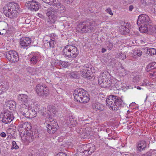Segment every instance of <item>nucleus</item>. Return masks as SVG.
Returning a JSON list of instances; mask_svg holds the SVG:
<instances>
[{
  "label": "nucleus",
  "mask_w": 156,
  "mask_h": 156,
  "mask_svg": "<svg viewBox=\"0 0 156 156\" xmlns=\"http://www.w3.org/2000/svg\"><path fill=\"white\" fill-rule=\"evenodd\" d=\"M118 58L123 60L125 59L126 58V55L125 53L123 54L121 53L118 55Z\"/></svg>",
  "instance_id": "obj_39"
},
{
  "label": "nucleus",
  "mask_w": 156,
  "mask_h": 156,
  "mask_svg": "<svg viewBox=\"0 0 156 156\" xmlns=\"http://www.w3.org/2000/svg\"><path fill=\"white\" fill-rule=\"evenodd\" d=\"M106 11L111 15H113V14L110 8L107 9L106 10Z\"/></svg>",
  "instance_id": "obj_45"
},
{
  "label": "nucleus",
  "mask_w": 156,
  "mask_h": 156,
  "mask_svg": "<svg viewBox=\"0 0 156 156\" xmlns=\"http://www.w3.org/2000/svg\"><path fill=\"white\" fill-rule=\"evenodd\" d=\"M133 54L134 55H137L138 56L140 57L142 55V52L140 50H134L133 51Z\"/></svg>",
  "instance_id": "obj_35"
},
{
  "label": "nucleus",
  "mask_w": 156,
  "mask_h": 156,
  "mask_svg": "<svg viewBox=\"0 0 156 156\" xmlns=\"http://www.w3.org/2000/svg\"><path fill=\"white\" fill-rule=\"evenodd\" d=\"M109 108L116 111L121 107L122 100L120 98L115 95H110L106 100Z\"/></svg>",
  "instance_id": "obj_3"
},
{
  "label": "nucleus",
  "mask_w": 156,
  "mask_h": 156,
  "mask_svg": "<svg viewBox=\"0 0 156 156\" xmlns=\"http://www.w3.org/2000/svg\"><path fill=\"white\" fill-rule=\"evenodd\" d=\"M27 4L30 5L29 8L31 10L37 11L39 9L40 5L37 2L32 1L28 2Z\"/></svg>",
  "instance_id": "obj_19"
},
{
  "label": "nucleus",
  "mask_w": 156,
  "mask_h": 156,
  "mask_svg": "<svg viewBox=\"0 0 156 156\" xmlns=\"http://www.w3.org/2000/svg\"><path fill=\"white\" fill-rule=\"evenodd\" d=\"M20 44L22 47H27L30 44L31 40L29 37H22L20 39Z\"/></svg>",
  "instance_id": "obj_20"
},
{
  "label": "nucleus",
  "mask_w": 156,
  "mask_h": 156,
  "mask_svg": "<svg viewBox=\"0 0 156 156\" xmlns=\"http://www.w3.org/2000/svg\"><path fill=\"white\" fill-rule=\"evenodd\" d=\"M38 56L37 55H34L31 58L30 60V62L33 64H36L38 61Z\"/></svg>",
  "instance_id": "obj_31"
},
{
  "label": "nucleus",
  "mask_w": 156,
  "mask_h": 156,
  "mask_svg": "<svg viewBox=\"0 0 156 156\" xmlns=\"http://www.w3.org/2000/svg\"><path fill=\"white\" fill-rule=\"evenodd\" d=\"M36 91L39 96L46 97L49 94L48 88L42 83L36 85Z\"/></svg>",
  "instance_id": "obj_6"
},
{
  "label": "nucleus",
  "mask_w": 156,
  "mask_h": 156,
  "mask_svg": "<svg viewBox=\"0 0 156 156\" xmlns=\"http://www.w3.org/2000/svg\"><path fill=\"white\" fill-rule=\"evenodd\" d=\"M81 148L86 151V152L88 155L91 154L96 150L95 145L91 144L82 145Z\"/></svg>",
  "instance_id": "obj_16"
},
{
  "label": "nucleus",
  "mask_w": 156,
  "mask_h": 156,
  "mask_svg": "<svg viewBox=\"0 0 156 156\" xmlns=\"http://www.w3.org/2000/svg\"><path fill=\"white\" fill-rule=\"evenodd\" d=\"M56 156H67V154L64 152H59L57 153Z\"/></svg>",
  "instance_id": "obj_43"
},
{
  "label": "nucleus",
  "mask_w": 156,
  "mask_h": 156,
  "mask_svg": "<svg viewBox=\"0 0 156 156\" xmlns=\"http://www.w3.org/2000/svg\"><path fill=\"white\" fill-rule=\"evenodd\" d=\"M56 41L54 40H51L48 42L49 45V47L51 48H54L55 47V44H56Z\"/></svg>",
  "instance_id": "obj_36"
},
{
  "label": "nucleus",
  "mask_w": 156,
  "mask_h": 156,
  "mask_svg": "<svg viewBox=\"0 0 156 156\" xmlns=\"http://www.w3.org/2000/svg\"><path fill=\"white\" fill-rule=\"evenodd\" d=\"M151 23L148 16L146 14H142L139 16L137 21V24L140 26L141 25H149Z\"/></svg>",
  "instance_id": "obj_11"
},
{
  "label": "nucleus",
  "mask_w": 156,
  "mask_h": 156,
  "mask_svg": "<svg viewBox=\"0 0 156 156\" xmlns=\"http://www.w3.org/2000/svg\"><path fill=\"white\" fill-rule=\"evenodd\" d=\"M19 148V147L16 144V143L15 141H13L12 142V146L11 147L12 149H16Z\"/></svg>",
  "instance_id": "obj_40"
},
{
  "label": "nucleus",
  "mask_w": 156,
  "mask_h": 156,
  "mask_svg": "<svg viewBox=\"0 0 156 156\" xmlns=\"http://www.w3.org/2000/svg\"><path fill=\"white\" fill-rule=\"evenodd\" d=\"M14 118L12 112L6 110L4 112L2 122L5 124L9 123L13 120Z\"/></svg>",
  "instance_id": "obj_12"
},
{
  "label": "nucleus",
  "mask_w": 156,
  "mask_h": 156,
  "mask_svg": "<svg viewBox=\"0 0 156 156\" xmlns=\"http://www.w3.org/2000/svg\"><path fill=\"white\" fill-rule=\"evenodd\" d=\"M74 99L77 101L81 103H86L90 100L84 90L81 89H76L73 92Z\"/></svg>",
  "instance_id": "obj_5"
},
{
  "label": "nucleus",
  "mask_w": 156,
  "mask_h": 156,
  "mask_svg": "<svg viewBox=\"0 0 156 156\" xmlns=\"http://www.w3.org/2000/svg\"><path fill=\"white\" fill-rule=\"evenodd\" d=\"M86 151L84 150V149L82 148L81 147L76 153V155L77 156H87L88 154L86 153Z\"/></svg>",
  "instance_id": "obj_23"
},
{
  "label": "nucleus",
  "mask_w": 156,
  "mask_h": 156,
  "mask_svg": "<svg viewBox=\"0 0 156 156\" xmlns=\"http://www.w3.org/2000/svg\"><path fill=\"white\" fill-rule=\"evenodd\" d=\"M149 84V83L148 82H147L146 81H144L142 83V85L143 86H147Z\"/></svg>",
  "instance_id": "obj_49"
},
{
  "label": "nucleus",
  "mask_w": 156,
  "mask_h": 156,
  "mask_svg": "<svg viewBox=\"0 0 156 156\" xmlns=\"http://www.w3.org/2000/svg\"><path fill=\"white\" fill-rule=\"evenodd\" d=\"M26 127H25L26 128L25 129H25L27 130V132L29 131L30 130H31L30 129V127L31 126H30H30H29L28 125H27V126H25Z\"/></svg>",
  "instance_id": "obj_48"
},
{
  "label": "nucleus",
  "mask_w": 156,
  "mask_h": 156,
  "mask_svg": "<svg viewBox=\"0 0 156 156\" xmlns=\"http://www.w3.org/2000/svg\"><path fill=\"white\" fill-rule=\"evenodd\" d=\"M151 155V154L149 152H147L145 154H142L141 156H150Z\"/></svg>",
  "instance_id": "obj_47"
},
{
  "label": "nucleus",
  "mask_w": 156,
  "mask_h": 156,
  "mask_svg": "<svg viewBox=\"0 0 156 156\" xmlns=\"http://www.w3.org/2000/svg\"><path fill=\"white\" fill-rule=\"evenodd\" d=\"M106 51V49L104 48H103L102 49L101 52L102 53H104Z\"/></svg>",
  "instance_id": "obj_58"
},
{
  "label": "nucleus",
  "mask_w": 156,
  "mask_h": 156,
  "mask_svg": "<svg viewBox=\"0 0 156 156\" xmlns=\"http://www.w3.org/2000/svg\"><path fill=\"white\" fill-rule=\"evenodd\" d=\"M5 56L11 63H15L19 60L18 53L14 50H10L6 52Z\"/></svg>",
  "instance_id": "obj_8"
},
{
  "label": "nucleus",
  "mask_w": 156,
  "mask_h": 156,
  "mask_svg": "<svg viewBox=\"0 0 156 156\" xmlns=\"http://www.w3.org/2000/svg\"><path fill=\"white\" fill-rule=\"evenodd\" d=\"M58 9L57 12L63 13L66 11V9L64 5L61 3H59L58 5ZM57 10V9H56Z\"/></svg>",
  "instance_id": "obj_24"
},
{
  "label": "nucleus",
  "mask_w": 156,
  "mask_h": 156,
  "mask_svg": "<svg viewBox=\"0 0 156 156\" xmlns=\"http://www.w3.org/2000/svg\"><path fill=\"white\" fill-rule=\"evenodd\" d=\"M156 69V62H152L148 64L147 66V71L148 72L151 69Z\"/></svg>",
  "instance_id": "obj_27"
},
{
  "label": "nucleus",
  "mask_w": 156,
  "mask_h": 156,
  "mask_svg": "<svg viewBox=\"0 0 156 156\" xmlns=\"http://www.w3.org/2000/svg\"><path fill=\"white\" fill-rule=\"evenodd\" d=\"M81 69L80 72L81 75L87 79H90L92 78L91 74L92 72L91 70V68L88 67V65L81 66L79 67Z\"/></svg>",
  "instance_id": "obj_10"
},
{
  "label": "nucleus",
  "mask_w": 156,
  "mask_h": 156,
  "mask_svg": "<svg viewBox=\"0 0 156 156\" xmlns=\"http://www.w3.org/2000/svg\"><path fill=\"white\" fill-rule=\"evenodd\" d=\"M148 31L151 33L156 34V26H154L151 23L148 25Z\"/></svg>",
  "instance_id": "obj_26"
},
{
  "label": "nucleus",
  "mask_w": 156,
  "mask_h": 156,
  "mask_svg": "<svg viewBox=\"0 0 156 156\" xmlns=\"http://www.w3.org/2000/svg\"><path fill=\"white\" fill-rule=\"evenodd\" d=\"M79 50L75 46L72 45L65 46L62 51L63 55L65 57L71 58L76 57L79 54Z\"/></svg>",
  "instance_id": "obj_4"
},
{
  "label": "nucleus",
  "mask_w": 156,
  "mask_h": 156,
  "mask_svg": "<svg viewBox=\"0 0 156 156\" xmlns=\"http://www.w3.org/2000/svg\"><path fill=\"white\" fill-rule=\"evenodd\" d=\"M50 37L51 40H54V41H56V40L58 39L57 36L56 34L54 33H52L50 34Z\"/></svg>",
  "instance_id": "obj_38"
},
{
  "label": "nucleus",
  "mask_w": 156,
  "mask_h": 156,
  "mask_svg": "<svg viewBox=\"0 0 156 156\" xmlns=\"http://www.w3.org/2000/svg\"><path fill=\"white\" fill-rule=\"evenodd\" d=\"M38 135V132L37 130L33 131L30 130L26 132L25 140L29 142H32Z\"/></svg>",
  "instance_id": "obj_13"
},
{
  "label": "nucleus",
  "mask_w": 156,
  "mask_h": 156,
  "mask_svg": "<svg viewBox=\"0 0 156 156\" xmlns=\"http://www.w3.org/2000/svg\"><path fill=\"white\" fill-rule=\"evenodd\" d=\"M8 106L10 110H14V109L15 108L16 103L15 101L13 100L9 101H8Z\"/></svg>",
  "instance_id": "obj_25"
},
{
  "label": "nucleus",
  "mask_w": 156,
  "mask_h": 156,
  "mask_svg": "<svg viewBox=\"0 0 156 156\" xmlns=\"http://www.w3.org/2000/svg\"><path fill=\"white\" fill-rule=\"evenodd\" d=\"M69 121L70 122V124L71 125H73V126L75 125L76 123V121L74 119V118L72 117H69Z\"/></svg>",
  "instance_id": "obj_34"
},
{
  "label": "nucleus",
  "mask_w": 156,
  "mask_h": 156,
  "mask_svg": "<svg viewBox=\"0 0 156 156\" xmlns=\"http://www.w3.org/2000/svg\"><path fill=\"white\" fill-rule=\"evenodd\" d=\"M120 30L121 34H125L126 33H128L129 31V29L127 27H126L125 26L122 25L120 27Z\"/></svg>",
  "instance_id": "obj_29"
},
{
  "label": "nucleus",
  "mask_w": 156,
  "mask_h": 156,
  "mask_svg": "<svg viewBox=\"0 0 156 156\" xmlns=\"http://www.w3.org/2000/svg\"><path fill=\"white\" fill-rule=\"evenodd\" d=\"M47 125V131L50 134H53L57 130L58 127L56 122L52 118L49 119Z\"/></svg>",
  "instance_id": "obj_7"
},
{
  "label": "nucleus",
  "mask_w": 156,
  "mask_h": 156,
  "mask_svg": "<svg viewBox=\"0 0 156 156\" xmlns=\"http://www.w3.org/2000/svg\"><path fill=\"white\" fill-rule=\"evenodd\" d=\"M30 117L29 118L31 119L35 117L37 115L36 111L33 109H30Z\"/></svg>",
  "instance_id": "obj_32"
},
{
  "label": "nucleus",
  "mask_w": 156,
  "mask_h": 156,
  "mask_svg": "<svg viewBox=\"0 0 156 156\" xmlns=\"http://www.w3.org/2000/svg\"><path fill=\"white\" fill-rule=\"evenodd\" d=\"M70 76L71 77L75 79L77 78L78 76L74 72L70 74Z\"/></svg>",
  "instance_id": "obj_44"
},
{
  "label": "nucleus",
  "mask_w": 156,
  "mask_h": 156,
  "mask_svg": "<svg viewBox=\"0 0 156 156\" xmlns=\"http://www.w3.org/2000/svg\"><path fill=\"white\" fill-rule=\"evenodd\" d=\"M147 96L146 99L145 100V101H146V100L147 99Z\"/></svg>",
  "instance_id": "obj_62"
},
{
  "label": "nucleus",
  "mask_w": 156,
  "mask_h": 156,
  "mask_svg": "<svg viewBox=\"0 0 156 156\" xmlns=\"http://www.w3.org/2000/svg\"><path fill=\"white\" fill-rule=\"evenodd\" d=\"M92 108L96 111H103L104 109L103 106L100 103H93L92 104Z\"/></svg>",
  "instance_id": "obj_22"
},
{
  "label": "nucleus",
  "mask_w": 156,
  "mask_h": 156,
  "mask_svg": "<svg viewBox=\"0 0 156 156\" xmlns=\"http://www.w3.org/2000/svg\"><path fill=\"white\" fill-rule=\"evenodd\" d=\"M150 76L153 79H156V70L150 73Z\"/></svg>",
  "instance_id": "obj_41"
},
{
  "label": "nucleus",
  "mask_w": 156,
  "mask_h": 156,
  "mask_svg": "<svg viewBox=\"0 0 156 156\" xmlns=\"http://www.w3.org/2000/svg\"><path fill=\"white\" fill-rule=\"evenodd\" d=\"M106 72L102 73L101 76L98 79V83L101 87H106L110 86L111 82L107 76L106 75Z\"/></svg>",
  "instance_id": "obj_9"
},
{
  "label": "nucleus",
  "mask_w": 156,
  "mask_h": 156,
  "mask_svg": "<svg viewBox=\"0 0 156 156\" xmlns=\"http://www.w3.org/2000/svg\"><path fill=\"white\" fill-rule=\"evenodd\" d=\"M154 14H156V5L154 6Z\"/></svg>",
  "instance_id": "obj_57"
},
{
  "label": "nucleus",
  "mask_w": 156,
  "mask_h": 156,
  "mask_svg": "<svg viewBox=\"0 0 156 156\" xmlns=\"http://www.w3.org/2000/svg\"><path fill=\"white\" fill-rule=\"evenodd\" d=\"M137 151L140 152L144 150L147 146L146 142L144 140H140L136 144Z\"/></svg>",
  "instance_id": "obj_18"
},
{
  "label": "nucleus",
  "mask_w": 156,
  "mask_h": 156,
  "mask_svg": "<svg viewBox=\"0 0 156 156\" xmlns=\"http://www.w3.org/2000/svg\"><path fill=\"white\" fill-rule=\"evenodd\" d=\"M32 154L33 156H43V154L41 152L37 150Z\"/></svg>",
  "instance_id": "obj_37"
},
{
  "label": "nucleus",
  "mask_w": 156,
  "mask_h": 156,
  "mask_svg": "<svg viewBox=\"0 0 156 156\" xmlns=\"http://www.w3.org/2000/svg\"><path fill=\"white\" fill-rule=\"evenodd\" d=\"M6 133L4 132H3L2 133H1L0 134V136H2V137H5L6 136Z\"/></svg>",
  "instance_id": "obj_50"
},
{
  "label": "nucleus",
  "mask_w": 156,
  "mask_h": 156,
  "mask_svg": "<svg viewBox=\"0 0 156 156\" xmlns=\"http://www.w3.org/2000/svg\"><path fill=\"white\" fill-rule=\"evenodd\" d=\"M44 2L49 4V3L50 0H42Z\"/></svg>",
  "instance_id": "obj_55"
},
{
  "label": "nucleus",
  "mask_w": 156,
  "mask_h": 156,
  "mask_svg": "<svg viewBox=\"0 0 156 156\" xmlns=\"http://www.w3.org/2000/svg\"><path fill=\"white\" fill-rule=\"evenodd\" d=\"M67 62H60V64L62 65L64 67H66L67 66Z\"/></svg>",
  "instance_id": "obj_46"
},
{
  "label": "nucleus",
  "mask_w": 156,
  "mask_h": 156,
  "mask_svg": "<svg viewBox=\"0 0 156 156\" xmlns=\"http://www.w3.org/2000/svg\"><path fill=\"white\" fill-rule=\"evenodd\" d=\"M46 81L47 83H49V82L50 81V80L49 79H46Z\"/></svg>",
  "instance_id": "obj_60"
},
{
  "label": "nucleus",
  "mask_w": 156,
  "mask_h": 156,
  "mask_svg": "<svg viewBox=\"0 0 156 156\" xmlns=\"http://www.w3.org/2000/svg\"><path fill=\"white\" fill-rule=\"evenodd\" d=\"M133 2V0H126V2L129 4H131Z\"/></svg>",
  "instance_id": "obj_52"
},
{
  "label": "nucleus",
  "mask_w": 156,
  "mask_h": 156,
  "mask_svg": "<svg viewBox=\"0 0 156 156\" xmlns=\"http://www.w3.org/2000/svg\"><path fill=\"white\" fill-rule=\"evenodd\" d=\"M147 51H149L150 55H156V49L152 48H148L147 49Z\"/></svg>",
  "instance_id": "obj_33"
},
{
  "label": "nucleus",
  "mask_w": 156,
  "mask_h": 156,
  "mask_svg": "<svg viewBox=\"0 0 156 156\" xmlns=\"http://www.w3.org/2000/svg\"><path fill=\"white\" fill-rule=\"evenodd\" d=\"M133 5H130L129 7V11H132L133 9Z\"/></svg>",
  "instance_id": "obj_53"
},
{
  "label": "nucleus",
  "mask_w": 156,
  "mask_h": 156,
  "mask_svg": "<svg viewBox=\"0 0 156 156\" xmlns=\"http://www.w3.org/2000/svg\"><path fill=\"white\" fill-rule=\"evenodd\" d=\"M18 101L20 103L23 104V105L27 103L29 98L27 94H21L18 95Z\"/></svg>",
  "instance_id": "obj_21"
},
{
  "label": "nucleus",
  "mask_w": 156,
  "mask_h": 156,
  "mask_svg": "<svg viewBox=\"0 0 156 156\" xmlns=\"http://www.w3.org/2000/svg\"><path fill=\"white\" fill-rule=\"evenodd\" d=\"M56 9V8L52 7L49 8L48 11L46 13V15L49 20L48 21V22H51L53 23L55 22L56 18V16L55 15V14L57 12Z\"/></svg>",
  "instance_id": "obj_14"
},
{
  "label": "nucleus",
  "mask_w": 156,
  "mask_h": 156,
  "mask_svg": "<svg viewBox=\"0 0 156 156\" xmlns=\"http://www.w3.org/2000/svg\"><path fill=\"white\" fill-rule=\"evenodd\" d=\"M150 0H141V3L144 5L148 4L149 3Z\"/></svg>",
  "instance_id": "obj_42"
},
{
  "label": "nucleus",
  "mask_w": 156,
  "mask_h": 156,
  "mask_svg": "<svg viewBox=\"0 0 156 156\" xmlns=\"http://www.w3.org/2000/svg\"><path fill=\"white\" fill-rule=\"evenodd\" d=\"M18 6L17 4L11 2L5 5L3 8V12L7 17L10 18H15L17 16V9Z\"/></svg>",
  "instance_id": "obj_2"
},
{
  "label": "nucleus",
  "mask_w": 156,
  "mask_h": 156,
  "mask_svg": "<svg viewBox=\"0 0 156 156\" xmlns=\"http://www.w3.org/2000/svg\"><path fill=\"white\" fill-rule=\"evenodd\" d=\"M108 46L109 47V48L111 49L113 47V44L111 42H109Z\"/></svg>",
  "instance_id": "obj_51"
},
{
  "label": "nucleus",
  "mask_w": 156,
  "mask_h": 156,
  "mask_svg": "<svg viewBox=\"0 0 156 156\" xmlns=\"http://www.w3.org/2000/svg\"><path fill=\"white\" fill-rule=\"evenodd\" d=\"M56 0H50L49 4H51L52 3H54L56 2Z\"/></svg>",
  "instance_id": "obj_54"
},
{
  "label": "nucleus",
  "mask_w": 156,
  "mask_h": 156,
  "mask_svg": "<svg viewBox=\"0 0 156 156\" xmlns=\"http://www.w3.org/2000/svg\"><path fill=\"white\" fill-rule=\"evenodd\" d=\"M137 89L138 90H140L141 87L139 86H138L137 87Z\"/></svg>",
  "instance_id": "obj_61"
},
{
  "label": "nucleus",
  "mask_w": 156,
  "mask_h": 156,
  "mask_svg": "<svg viewBox=\"0 0 156 156\" xmlns=\"http://www.w3.org/2000/svg\"><path fill=\"white\" fill-rule=\"evenodd\" d=\"M65 1L69 2V3H71L72 2L73 0H65Z\"/></svg>",
  "instance_id": "obj_59"
},
{
  "label": "nucleus",
  "mask_w": 156,
  "mask_h": 156,
  "mask_svg": "<svg viewBox=\"0 0 156 156\" xmlns=\"http://www.w3.org/2000/svg\"><path fill=\"white\" fill-rule=\"evenodd\" d=\"M20 106V113L25 117L29 118L30 109L27 108L26 105H22Z\"/></svg>",
  "instance_id": "obj_17"
},
{
  "label": "nucleus",
  "mask_w": 156,
  "mask_h": 156,
  "mask_svg": "<svg viewBox=\"0 0 156 156\" xmlns=\"http://www.w3.org/2000/svg\"><path fill=\"white\" fill-rule=\"evenodd\" d=\"M44 109H43V110H41V111H44Z\"/></svg>",
  "instance_id": "obj_63"
},
{
  "label": "nucleus",
  "mask_w": 156,
  "mask_h": 156,
  "mask_svg": "<svg viewBox=\"0 0 156 156\" xmlns=\"http://www.w3.org/2000/svg\"><path fill=\"white\" fill-rule=\"evenodd\" d=\"M0 88H1V87H0Z\"/></svg>",
  "instance_id": "obj_64"
},
{
  "label": "nucleus",
  "mask_w": 156,
  "mask_h": 156,
  "mask_svg": "<svg viewBox=\"0 0 156 156\" xmlns=\"http://www.w3.org/2000/svg\"><path fill=\"white\" fill-rule=\"evenodd\" d=\"M4 92V91L1 88H0V95L2 94H3Z\"/></svg>",
  "instance_id": "obj_56"
},
{
  "label": "nucleus",
  "mask_w": 156,
  "mask_h": 156,
  "mask_svg": "<svg viewBox=\"0 0 156 156\" xmlns=\"http://www.w3.org/2000/svg\"><path fill=\"white\" fill-rule=\"evenodd\" d=\"M28 125L30 126V123L28 122H22L21 124H20L18 126V129L19 131H21L22 129V128L25 129L26 127L25 126Z\"/></svg>",
  "instance_id": "obj_30"
},
{
  "label": "nucleus",
  "mask_w": 156,
  "mask_h": 156,
  "mask_svg": "<svg viewBox=\"0 0 156 156\" xmlns=\"http://www.w3.org/2000/svg\"><path fill=\"white\" fill-rule=\"evenodd\" d=\"M98 24L93 20H88L81 22L77 27V30L82 33L91 32L94 29V27Z\"/></svg>",
  "instance_id": "obj_1"
},
{
  "label": "nucleus",
  "mask_w": 156,
  "mask_h": 156,
  "mask_svg": "<svg viewBox=\"0 0 156 156\" xmlns=\"http://www.w3.org/2000/svg\"><path fill=\"white\" fill-rule=\"evenodd\" d=\"M139 30L142 33H146L148 31V25H142L139 27Z\"/></svg>",
  "instance_id": "obj_28"
},
{
  "label": "nucleus",
  "mask_w": 156,
  "mask_h": 156,
  "mask_svg": "<svg viewBox=\"0 0 156 156\" xmlns=\"http://www.w3.org/2000/svg\"><path fill=\"white\" fill-rule=\"evenodd\" d=\"M56 109L54 107H53L51 105H49L48 106L47 108V111H45V112H41V115L44 117H45L47 114L48 116L49 115L48 119H51L52 117H51V116H54L55 113Z\"/></svg>",
  "instance_id": "obj_15"
}]
</instances>
